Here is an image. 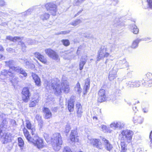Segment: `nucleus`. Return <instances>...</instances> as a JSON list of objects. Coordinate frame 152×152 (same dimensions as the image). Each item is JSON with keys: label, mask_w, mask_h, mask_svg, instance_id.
Returning <instances> with one entry per match:
<instances>
[{"label": "nucleus", "mask_w": 152, "mask_h": 152, "mask_svg": "<svg viewBox=\"0 0 152 152\" xmlns=\"http://www.w3.org/2000/svg\"><path fill=\"white\" fill-rule=\"evenodd\" d=\"M57 79H52L47 82L46 88L47 89H53L55 94L57 96L60 95L63 91L65 93H68L69 91V83L66 80H62L61 86Z\"/></svg>", "instance_id": "obj_1"}, {"label": "nucleus", "mask_w": 152, "mask_h": 152, "mask_svg": "<svg viewBox=\"0 0 152 152\" xmlns=\"http://www.w3.org/2000/svg\"><path fill=\"white\" fill-rule=\"evenodd\" d=\"M51 142L53 149L56 151H59L62 143L61 135L58 133L54 134L51 137Z\"/></svg>", "instance_id": "obj_2"}, {"label": "nucleus", "mask_w": 152, "mask_h": 152, "mask_svg": "<svg viewBox=\"0 0 152 152\" xmlns=\"http://www.w3.org/2000/svg\"><path fill=\"white\" fill-rule=\"evenodd\" d=\"M5 126V125L3 126L2 124L0 125V140L4 143L10 142L11 139V137L10 134L4 132L2 131L3 127Z\"/></svg>", "instance_id": "obj_3"}, {"label": "nucleus", "mask_w": 152, "mask_h": 152, "mask_svg": "<svg viewBox=\"0 0 152 152\" xmlns=\"http://www.w3.org/2000/svg\"><path fill=\"white\" fill-rule=\"evenodd\" d=\"M47 10L49 12L51 15L55 16L57 11V6L54 2H50L47 3L45 5Z\"/></svg>", "instance_id": "obj_4"}, {"label": "nucleus", "mask_w": 152, "mask_h": 152, "mask_svg": "<svg viewBox=\"0 0 152 152\" xmlns=\"http://www.w3.org/2000/svg\"><path fill=\"white\" fill-rule=\"evenodd\" d=\"M121 134L122 135V140L129 143L132 140L133 132L130 130H125L122 131Z\"/></svg>", "instance_id": "obj_5"}, {"label": "nucleus", "mask_w": 152, "mask_h": 152, "mask_svg": "<svg viewBox=\"0 0 152 152\" xmlns=\"http://www.w3.org/2000/svg\"><path fill=\"white\" fill-rule=\"evenodd\" d=\"M107 48L106 47L103 46L101 47L100 50L98 51V55L97 57V61H99L100 59L104 58V57H107L109 56V53L107 52Z\"/></svg>", "instance_id": "obj_6"}, {"label": "nucleus", "mask_w": 152, "mask_h": 152, "mask_svg": "<svg viewBox=\"0 0 152 152\" xmlns=\"http://www.w3.org/2000/svg\"><path fill=\"white\" fill-rule=\"evenodd\" d=\"M31 142H32L35 146L39 149H41L45 146L43 142V140L37 136L33 137L32 141Z\"/></svg>", "instance_id": "obj_7"}, {"label": "nucleus", "mask_w": 152, "mask_h": 152, "mask_svg": "<svg viewBox=\"0 0 152 152\" xmlns=\"http://www.w3.org/2000/svg\"><path fill=\"white\" fill-rule=\"evenodd\" d=\"M45 52L46 54L50 58L53 59L57 61L59 59V57L57 53L53 50L51 49H48L45 50Z\"/></svg>", "instance_id": "obj_8"}, {"label": "nucleus", "mask_w": 152, "mask_h": 152, "mask_svg": "<svg viewBox=\"0 0 152 152\" xmlns=\"http://www.w3.org/2000/svg\"><path fill=\"white\" fill-rule=\"evenodd\" d=\"M118 69L115 66L110 71L109 73L108 78L110 81H112L117 77V73Z\"/></svg>", "instance_id": "obj_9"}, {"label": "nucleus", "mask_w": 152, "mask_h": 152, "mask_svg": "<svg viewBox=\"0 0 152 152\" xmlns=\"http://www.w3.org/2000/svg\"><path fill=\"white\" fill-rule=\"evenodd\" d=\"M23 100L25 102H27L30 96V94L28 88L25 87L23 88L22 91Z\"/></svg>", "instance_id": "obj_10"}, {"label": "nucleus", "mask_w": 152, "mask_h": 152, "mask_svg": "<svg viewBox=\"0 0 152 152\" xmlns=\"http://www.w3.org/2000/svg\"><path fill=\"white\" fill-rule=\"evenodd\" d=\"M9 76L10 77H12L13 78H15V76L13 73L12 72L10 69L9 70H6L5 69L2 70L0 74V79H3L4 78L3 77L4 76Z\"/></svg>", "instance_id": "obj_11"}, {"label": "nucleus", "mask_w": 152, "mask_h": 152, "mask_svg": "<svg viewBox=\"0 0 152 152\" xmlns=\"http://www.w3.org/2000/svg\"><path fill=\"white\" fill-rule=\"evenodd\" d=\"M98 101L102 102L106 100V95L105 94V90L103 89H100L98 93Z\"/></svg>", "instance_id": "obj_12"}, {"label": "nucleus", "mask_w": 152, "mask_h": 152, "mask_svg": "<svg viewBox=\"0 0 152 152\" xmlns=\"http://www.w3.org/2000/svg\"><path fill=\"white\" fill-rule=\"evenodd\" d=\"M91 144L94 147L99 149L102 148V143L99 139H92L90 140Z\"/></svg>", "instance_id": "obj_13"}, {"label": "nucleus", "mask_w": 152, "mask_h": 152, "mask_svg": "<svg viewBox=\"0 0 152 152\" xmlns=\"http://www.w3.org/2000/svg\"><path fill=\"white\" fill-rule=\"evenodd\" d=\"M124 123L120 121H115L112 123L110 125V127L114 129L118 128L119 129L124 128Z\"/></svg>", "instance_id": "obj_14"}, {"label": "nucleus", "mask_w": 152, "mask_h": 152, "mask_svg": "<svg viewBox=\"0 0 152 152\" xmlns=\"http://www.w3.org/2000/svg\"><path fill=\"white\" fill-rule=\"evenodd\" d=\"M76 111L77 118L80 119L83 115V110L82 106L79 103H77L76 104Z\"/></svg>", "instance_id": "obj_15"}, {"label": "nucleus", "mask_w": 152, "mask_h": 152, "mask_svg": "<svg viewBox=\"0 0 152 152\" xmlns=\"http://www.w3.org/2000/svg\"><path fill=\"white\" fill-rule=\"evenodd\" d=\"M69 139L72 142H78L79 140L76 130H72L69 136Z\"/></svg>", "instance_id": "obj_16"}, {"label": "nucleus", "mask_w": 152, "mask_h": 152, "mask_svg": "<svg viewBox=\"0 0 152 152\" xmlns=\"http://www.w3.org/2000/svg\"><path fill=\"white\" fill-rule=\"evenodd\" d=\"M102 140L104 142V147L107 150L110 151L113 148V146L109 141L104 138H102Z\"/></svg>", "instance_id": "obj_17"}, {"label": "nucleus", "mask_w": 152, "mask_h": 152, "mask_svg": "<svg viewBox=\"0 0 152 152\" xmlns=\"http://www.w3.org/2000/svg\"><path fill=\"white\" fill-rule=\"evenodd\" d=\"M13 69H14V70L16 72L22 74L24 77H25L27 76V74L25 71L21 67L17 66L13 67Z\"/></svg>", "instance_id": "obj_18"}, {"label": "nucleus", "mask_w": 152, "mask_h": 152, "mask_svg": "<svg viewBox=\"0 0 152 152\" xmlns=\"http://www.w3.org/2000/svg\"><path fill=\"white\" fill-rule=\"evenodd\" d=\"M36 57L41 62L44 64H45L47 62V60L45 57L43 55H41L38 52H36L34 54Z\"/></svg>", "instance_id": "obj_19"}, {"label": "nucleus", "mask_w": 152, "mask_h": 152, "mask_svg": "<svg viewBox=\"0 0 152 152\" xmlns=\"http://www.w3.org/2000/svg\"><path fill=\"white\" fill-rule=\"evenodd\" d=\"M31 76L33 79L36 85L37 86L40 85V79L38 76L35 73L32 72Z\"/></svg>", "instance_id": "obj_20"}, {"label": "nucleus", "mask_w": 152, "mask_h": 152, "mask_svg": "<svg viewBox=\"0 0 152 152\" xmlns=\"http://www.w3.org/2000/svg\"><path fill=\"white\" fill-rule=\"evenodd\" d=\"M43 110L45 114V118H50L51 117L52 113L48 108L46 107H44Z\"/></svg>", "instance_id": "obj_21"}, {"label": "nucleus", "mask_w": 152, "mask_h": 152, "mask_svg": "<svg viewBox=\"0 0 152 152\" xmlns=\"http://www.w3.org/2000/svg\"><path fill=\"white\" fill-rule=\"evenodd\" d=\"M118 64L121 68H125L128 66V63L127 62L125 58H124L122 60L119 61Z\"/></svg>", "instance_id": "obj_22"}, {"label": "nucleus", "mask_w": 152, "mask_h": 152, "mask_svg": "<svg viewBox=\"0 0 152 152\" xmlns=\"http://www.w3.org/2000/svg\"><path fill=\"white\" fill-rule=\"evenodd\" d=\"M23 131L24 136L28 141L30 142L32 141L33 138H32L31 137V136L29 134V132L27 129L24 128L23 129Z\"/></svg>", "instance_id": "obj_23"}, {"label": "nucleus", "mask_w": 152, "mask_h": 152, "mask_svg": "<svg viewBox=\"0 0 152 152\" xmlns=\"http://www.w3.org/2000/svg\"><path fill=\"white\" fill-rule=\"evenodd\" d=\"M135 22L133 23L130 25V28L132 29V31L135 34H137L139 32V29L137 26L135 25Z\"/></svg>", "instance_id": "obj_24"}, {"label": "nucleus", "mask_w": 152, "mask_h": 152, "mask_svg": "<svg viewBox=\"0 0 152 152\" xmlns=\"http://www.w3.org/2000/svg\"><path fill=\"white\" fill-rule=\"evenodd\" d=\"M143 119L140 116H135L133 118V121L134 123L135 124H140L142 123Z\"/></svg>", "instance_id": "obj_25"}, {"label": "nucleus", "mask_w": 152, "mask_h": 152, "mask_svg": "<svg viewBox=\"0 0 152 152\" xmlns=\"http://www.w3.org/2000/svg\"><path fill=\"white\" fill-rule=\"evenodd\" d=\"M39 97L32 99L29 104V107H35L39 102Z\"/></svg>", "instance_id": "obj_26"}, {"label": "nucleus", "mask_w": 152, "mask_h": 152, "mask_svg": "<svg viewBox=\"0 0 152 152\" xmlns=\"http://www.w3.org/2000/svg\"><path fill=\"white\" fill-rule=\"evenodd\" d=\"M23 38V37H12L11 36H8L6 37V39L15 42H16L18 40H22Z\"/></svg>", "instance_id": "obj_27"}, {"label": "nucleus", "mask_w": 152, "mask_h": 152, "mask_svg": "<svg viewBox=\"0 0 152 152\" xmlns=\"http://www.w3.org/2000/svg\"><path fill=\"white\" fill-rule=\"evenodd\" d=\"M90 80L87 78L85 80V85L84 86L83 89L85 90L86 93L88 90H89L90 88Z\"/></svg>", "instance_id": "obj_28"}, {"label": "nucleus", "mask_w": 152, "mask_h": 152, "mask_svg": "<svg viewBox=\"0 0 152 152\" xmlns=\"http://www.w3.org/2000/svg\"><path fill=\"white\" fill-rule=\"evenodd\" d=\"M110 51V53L113 51L114 50H116L118 47V45L115 43L110 44L109 45Z\"/></svg>", "instance_id": "obj_29"}, {"label": "nucleus", "mask_w": 152, "mask_h": 152, "mask_svg": "<svg viewBox=\"0 0 152 152\" xmlns=\"http://www.w3.org/2000/svg\"><path fill=\"white\" fill-rule=\"evenodd\" d=\"M68 109L70 112H72L74 110V104L73 100H70L68 102Z\"/></svg>", "instance_id": "obj_30"}, {"label": "nucleus", "mask_w": 152, "mask_h": 152, "mask_svg": "<svg viewBox=\"0 0 152 152\" xmlns=\"http://www.w3.org/2000/svg\"><path fill=\"white\" fill-rule=\"evenodd\" d=\"M82 22V21L80 19H77L70 22L69 24L72 25L74 26H76L79 25Z\"/></svg>", "instance_id": "obj_31"}, {"label": "nucleus", "mask_w": 152, "mask_h": 152, "mask_svg": "<svg viewBox=\"0 0 152 152\" xmlns=\"http://www.w3.org/2000/svg\"><path fill=\"white\" fill-rule=\"evenodd\" d=\"M5 63L6 66H9L11 70V69L14 70V69H13V67H15V66H12V65L14 64V61L12 60H10L8 61H5Z\"/></svg>", "instance_id": "obj_32"}, {"label": "nucleus", "mask_w": 152, "mask_h": 152, "mask_svg": "<svg viewBox=\"0 0 152 152\" xmlns=\"http://www.w3.org/2000/svg\"><path fill=\"white\" fill-rule=\"evenodd\" d=\"M140 41V39L139 38L134 40L131 45V47L133 48H136L138 46V44Z\"/></svg>", "instance_id": "obj_33"}, {"label": "nucleus", "mask_w": 152, "mask_h": 152, "mask_svg": "<svg viewBox=\"0 0 152 152\" xmlns=\"http://www.w3.org/2000/svg\"><path fill=\"white\" fill-rule=\"evenodd\" d=\"M49 14L46 13L41 15L40 17L41 19L43 20L48 19L49 18Z\"/></svg>", "instance_id": "obj_34"}, {"label": "nucleus", "mask_w": 152, "mask_h": 152, "mask_svg": "<svg viewBox=\"0 0 152 152\" xmlns=\"http://www.w3.org/2000/svg\"><path fill=\"white\" fill-rule=\"evenodd\" d=\"M20 60V62H22L23 63H25L26 64L25 65V67L26 68H28V66L30 65V64H31L29 61H28L27 59L24 58L23 59L22 58H19Z\"/></svg>", "instance_id": "obj_35"}, {"label": "nucleus", "mask_w": 152, "mask_h": 152, "mask_svg": "<svg viewBox=\"0 0 152 152\" xmlns=\"http://www.w3.org/2000/svg\"><path fill=\"white\" fill-rule=\"evenodd\" d=\"M124 24L122 22L120 21L118 22L117 23H115L114 24L115 26H116L117 28L119 29H122V28L124 26Z\"/></svg>", "instance_id": "obj_36"}, {"label": "nucleus", "mask_w": 152, "mask_h": 152, "mask_svg": "<svg viewBox=\"0 0 152 152\" xmlns=\"http://www.w3.org/2000/svg\"><path fill=\"white\" fill-rule=\"evenodd\" d=\"M142 84L146 86H152V80H145V82Z\"/></svg>", "instance_id": "obj_37"}, {"label": "nucleus", "mask_w": 152, "mask_h": 152, "mask_svg": "<svg viewBox=\"0 0 152 152\" xmlns=\"http://www.w3.org/2000/svg\"><path fill=\"white\" fill-rule=\"evenodd\" d=\"M75 90L79 93H80L81 92L82 89L80 88V84L78 82H77L76 86L75 87Z\"/></svg>", "instance_id": "obj_38"}, {"label": "nucleus", "mask_w": 152, "mask_h": 152, "mask_svg": "<svg viewBox=\"0 0 152 152\" xmlns=\"http://www.w3.org/2000/svg\"><path fill=\"white\" fill-rule=\"evenodd\" d=\"M121 152H126L127 149L126 148V145L124 142H121Z\"/></svg>", "instance_id": "obj_39"}, {"label": "nucleus", "mask_w": 152, "mask_h": 152, "mask_svg": "<svg viewBox=\"0 0 152 152\" xmlns=\"http://www.w3.org/2000/svg\"><path fill=\"white\" fill-rule=\"evenodd\" d=\"M86 61L80 59L79 63V69L80 70H82L85 64Z\"/></svg>", "instance_id": "obj_40"}, {"label": "nucleus", "mask_w": 152, "mask_h": 152, "mask_svg": "<svg viewBox=\"0 0 152 152\" xmlns=\"http://www.w3.org/2000/svg\"><path fill=\"white\" fill-rule=\"evenodd\" d=\"M18 145L20 147H23L24 145V142L22 139L21 137H19L18 138Z\"/></svg>", "instance_id": "obj_41"}, {"label": "nucleus", "mask_w": 152, "mask_h": 152, "mask_svg": "<svg viewBox=\"0 0 152 152\" xmlns=\"http://www.w3.org/2000/svg\"><path fill=\"white\" fill-rule=\"evenodd\" d=\"M145 80H152V74L151 73L146 74L145 78Z\"/></svg>", "instance_id": "obj_42"}, {"label": "nucleus", "mask_w": 152, "mask_h": 152, "mask_svg": "<svg viewBox=\"0 0 152 152\" xmlns=\"http://www.w3.org/2000/svg\"><path fill=\"white\" fill-rule=\"evenodd\" d=\"M126 86L127 87L133 88V81H130L127 82L126 83Z\"/></svg>", "instance_id": "obj_43"}, {"label": "nucleus", "mask_w": 152, "mask_h": 152, "mask_svg": "<svg viewBox=\"0 0 152 152\" xmlns=\"http://www.w3.org/2000/svg\"><path fill=\"white\" fill-rule=\"evenodd\" d=\"M85 0H75L74 3L76 5L79 6Z\"/></svg>", "instance_id": "obj_44"}, {"label": "nucleus", "mask_w": 152, "mask_h": 152, "mask_svg": "<svg viewBox=\"0 0 152 152\" xmlns=\"http://www.w3.org/2000/svg\"><path fill=\"white\" fill-rule=\"evenodd\" d=\"M61 42L63 44L66 46L69 45L70 44L69 41L68 39H63L61 40Z\"/></svg>", "instance_id": "obj_45"}, {"label": "nucleus", "mask_w": 152, "mask_h": 152, "mask_svg": "<svg viewBox=\"0 0 152 152\" xmlns=\"http://www.w3.org/2000/svg\"><path fill=\"white\" fill-rule=\"evenodd\" d=\"M133 86L134 87H139L140 86V83L139 81H133Z\"/></svg>", "instance_id": "obj_46"}, {"label": "nucleus", "mask_w": 152, "mask_h": 152, "mask_svg": "<svg viewBox=\"0 0 152 152\" xmlns=\"http://www.w3.org/2000/svg\"><path fill=\"white\" fill-rule=\"evenodd\" d=\"M30 130L32 135L34 136V137H35L36 136H37L36 134V129L34 127H32Z\"/></svg>", "instance_id": "obj_47"}, {"label": "nucleus", "mask_w": 152, "mask_h": 152, "mask_svg": "<svg viewBox=\"0 0 152 152\" xmlns=\"http://www.w3.org/2000/svg\"><path fill=\"white\" fill-rule=\"evenodd\" d=\"M26 126L28 129H31L32 127L31 126V124L28 120H27L26 121Z\"/></svg>", "instance_id": "obj_48"}, {"label": "nucleus", "mask_w": 152, "mask_h": 152, "mask_svg": "<svg viewBox=\"0 0 152 152\" xmlns=\"http://www.w3.org/2000/svg\"><path fill=\"white\" fill-rule=\"evenodd\" d=\"M32 11V10L31 9H29L26 11L23 12V15H24V16L30 14L31 13V12Z\"/></svg>", "instance_id": "obj_49"}, {"label": "nucleus", "mask_w": 152, "mask_h": 152, "mask_svg": "<svg viewBox=\"0 0 152 152\" xmlns=\"http://www.w3.org/2000/svg\"><path fill=\"white\" fill-rule=\"evenodd\" d=\"M36 119L39 121V124H42V120H41V117L39 115H37L36 116Z\"/></svg>", "instance_id": "obj_50"}, {"label": "nucleus", "mask_w": 152, "mask_h": 152, "mask_svg": "<svg viewBox=\"0 0 152 152\" xmlns=\"http://www.w3.org/2000/svg\"><path fill=\"white\" fill-rule=\"evenodd\" d=\"M70 32V31L69 30H66L65 31H61L60 32L58 33L57 34V35H59L60 34H69Z\"/></svg>", "instance_id": "obj_51"}, {"label": "nucleus", "mask_w": 152, "mask_h": 152, "mask_svg": "<svg viewBox=\"0 0 152 152\" xmlns=\"http://www.w3.org/2000/svg\"><path fill=\"white\" fill-rule=\"evenodd\" d=\"M63 152H72L69 147L66 146L64 148Z\"/></svg>", "instance_id": "obj_52"}, {"label": "nucleus", "mask_w": 152, "mask_h": 152, "mask_svg": "<svg viewBox=\"0 0 152 152\" xmlns=\"http://www.w3.org/2000/svg\"><path fill=\"white\" fill-rule=\"evenodd\" d=\"M149 7L152 9V0H147Z\"/></svg>", "instance_id": "obj_53"}, {"label": "nucleus", "mask_w": 152, "mask_h": 152, "mask_svg": "<svg viewBox=\"0 0 152 152\" xmlns=\"http://www.w3.org/2000/svg\"><path fill=\"white\" fill-rule=\"evenodd\" d=\"M70 129V126L69 125H66L65 127V132H66L67 133L69 132Z\"/></svg>", "instance_id": "obj_54"}, {"label": "nucleus", "mask_w": 152, "mask_h": 152, "mask_svg": "<svg viewBox=\"0 0 152 152\" xmlns=\"http://www.w3.org/2000/svg\"><path fill=\"white\" fill-rule=\"evenodd\" d=\"M11 125L12 126H15L16 125V122L13 119H12L10 121Z\"/></svg>", "instance_id": "obj_55"}, {"label": "nucleus", "mask_w": 152, "mask_h": 152, "mask_svg": "<svg viewBox=\"0 0 152 152\" xmlns=\"http://www.w3.org/2000/svg\"><path fill=\"white\" fill-rule=\"evenodd\" d=\"M0 16L2 17H6L8 16V14L6 13L0 12Z\"/></svg>", "instance_id": "obj_56"}, {"label": "nucleus", "mask_w": 152, "mask_h": 152, "mask_svg": "<svg viewBox=\"0 0 152 152\" xmlns=\"http://www.w3.org/2000/svg\"><path fill=\"white\" fill-rule=\"evenodd\" d=\"M7 50L9 52L12 53L15 52V50L11 48H8L7 49Z\"/></svg>", "instance_id": "obj_57"}, {"label": "nucleus", "mask_w": 152, "mask_h": 152, "mask_svg": "<svg viewBox=\"0 0 152 152\" xmlns=\"http://www.w3.org/2000/svg\"><path fill=\"white\" fill-rule=\"evenodd\" d=\"M27 42L28 44H32L33 43V41L31 39H27Z\"/></svg>", "instance_id": "obj_58"}, {"label": "nucleus", "mask_w": 152, "mask_h": 152, "mask_svg": "<svg viewBox=\"0 0 152 152\" xmlns=\"http://www.w3.org/2000/svg\"><path fill=\"white\" fill-rule=\"evenodd\" d=\"M151 39V38L150 37H147L144 38H143L141 39H140L141 41H148Z\"/></svg>", "instance_id": "obj_59"}, {"label": "nucleus", "mask_w": 152, "mask_h": 152, "mask_svg": "<svg viewBox=\"0 0 152 152\" xmlns=\"http://www.w3.org/2000/svg\"><path fill=\"white\" fill-rule=\"evenodd\" d=\"M35 67V65L31 63L28 66V68L33 69Z\"/></svg>", "instance_id": "obj_60"}, {"label": "nucleus", "mask_w": 152, "mask_h": 152, "mask_svg": "<svg viewBox=\"0 0 152 152\" xmlns=\"http://www.w3.org/2000/svg\"><path fill=\"white\" fill-rule=\"evenodd\" d=\"M5 4V2L4 1L2 0H0V6H3Z\"/></svg>", "instance_id": "obj_61"}, {"label": "nucleus", "mask_w": 152, "mask_h": 152, "mask_svg": "<svg viewBox=\"0 0 152 152\" xmlns=\"http://www.w3.org/2000/svg\"><path fill=\"white\" fill-rule=\"evenodd\" d=\"M82 60H84V61H86L87 60H88V58H87V56L86 55L83 56L80 59Z\"/></svg>", "instance_id": "obj_62"}, {"label": "nucleus", "mask_w": 152, "mask_h": 152, "mask_svg": "<svg viewBox=\"0 0 152 152\" xmlns=\"http://www.w3.org/2000/svg\"><path fill=\"white\" fill-rule=\"evenodd\" d=\"M143 111L145 113H147L148 111V108L145 107L142 109Z\"/></svg>", "instance_id": "obj_63"}, {"label": "nucleus", "mask_w": 152, "mask_h": 152, "mask_svg": "<svg viewBox=\"0 0 152 152\" xmlns=\"http://www.w3.org/2000/svg\"><path fill=\"white\" fill-rule=\"evenodd\" d=\"M150 138L151 140V147L152 148V131L151 132L150 135Z\"/></svg>", "instance_id": "obj_64"}]
</instances>
